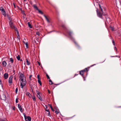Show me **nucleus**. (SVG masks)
<instances>
[{
    "instance_id": "f704fd0d",
    "label": "nucleus",
    "mask_w": 121,
    "mask_h": 121,
    "mask_svg": "<svg viewBox=\"0 0 121 121\" xmlns=\"http://www.w3.org/2000/svg\"><path fill=\"white\" fill-rule=\"evenodd\" d=\"M36 34L37 35H38L39 36V35H40L39 33L38 32H36Z\"/></svg>"
},
{
    "instance_id": "b1692460",
    "label": "nucleus",
    "mask_w": 121,
    "mask_h": 121,
    "mask_svg": "<svg viewBox=\"0 0 121 121\" xmlns=\"http://www.w3.org/2000/svg\"><path fill=\"white\" fill-rule=\"evenodd\" d=\"M28 26L30 28H32V26L30 24V23L29 22H28Z\"/></svg>"
},
{
    "instance_id": "13d9d810",
    "label": "nucleus",
    "mask_w": 121,
    "mask_h": 121,
    "mask_svg": "<svg viewBox=\"0 0 121 121\" xmlns=\"http://www.w3.org/2000/svg\"><path fill=\"white\" fill-rule=\"evenodd\" d=\"M95 65V64H94V65H91V67L92 66H93L94 65Z\"/></svg>"
},
{
    "instance_id": "f257e3e1",
    "label": "nucleus",
    "mask_w": 121,
    "mask_h": 121,
    "mask_svg": "<svg viewBox=\"0 0 121 121\" xmlns=\"http://www.w3.org/2000/svg\"><path fill=\"white\" fill-rule=\"evenodd\" d=\"M25 76H20V80L22 82L21 83V86L22 88H23L24 86L26 85V81L25 79Z\"/></svg>"
},
{
    "instance_id": "052dcab7",
    "label": "nucleus",
    "mask_w": 121,
    "mask_h": 121,
    "mask_svg": "<svg viewBox=\"0 0 121 121\" xmlns=\"http://www.w3.org/2000/svg\"><path fill=\"white\" fill-rule=\"evenodd\" d=\"M118 108H120L121 107V106H119L118 107Z\"/></svg>"
},
{
    "instance_id": "5701e85b",
    "label": "nucleus",
    "mask_w": 121,
    "mask_h": 121,
    "mask_svg": "<svg viewBox=\"0 0 121 121\" xmlns=\"http://www.w3.org/2000/svg\"><path fill=\"white\" fill-rule=\"evenodd\" d=\"M24 43L26 45V48H28V43L27 42H26V43Z\"/></svg>"
},
{
    "instance_id": "bf43d9fd",
    "label": "nucleus",
    "mask_w": 121,
    "mask_h": 121,
    "mask_svg": "<svg viewBox=\"0 0 121 121\" xmlns=\"http://www.w3.org/2000/svg\"><path fill=\"white\" fill-rule=\"evenodd\" d=\"M75 116V115H74L73 116V117H71V118H72L74 116Z\"/></svg>"
},
{
    "instance_id": "c85d7f7f",
    "label": "nucleus",
    "mask_w": 121,
    "mask_h": 121,
    "mask_svg": "<svg viewBox=\"0 0 121 121\" xmlns=\"http://www.w3.org/2000/svg\"><path fill=\"white\" fill-rule=\"evenodd\" d=\"M55 113L57 114H58L59 113V111H57L56 109V110L55 111Z\"/></svg>"
},
{
    "instance_id": "c9c22d12",
    "label": "nucleus",
    "mask_w": 121,
    "mask_h": 121,
    "mask_svg": "<svg viewBox=\"0 0 121 121\" xmlns=\"http://www.w3.org/2000/svg\"><path fill=\"white\" fill-rule=\"evenodd\" d=\"M18 102V99L17 98L16 99V103H17Z\"/></svg>"
},
{
    "instance_id": "4be33fe9",
    "label": "nucleus",
    "mask_w": 121,
    "mask_h": 121,
    "mask_svg": "<svg viewBox=\"0 0 121 121\" xmlns=\"http://www.w3.org/2000/svg\"><path fill=\"white\" fill-rule=\"evenodd\" d=\"M49 84H50L52 85L53 84V82L50 79V80H49Z\"/></svg>"
},
{
    "instance_id": "7ed1b4c3",
    "label": "nucleus",
    "mask_w": 121,
    "mask_h": 121,
    "mask_svg": "<svg viewBox=\"0 0 121 121\" xmlns=\"http://www.w3.org/2000/svg\"><path fill=\"white\" fill-rule=\"evenodd\" d=\"M89 68H86L84 69L81 70L79 72V74L82 76L83 75L84 73H86L89 70Z\"/></svg>"
},
{
    "instance_id": "bb28decb",
    "label": "nucleus",
    "mask_w": 121,
    "mask_h": 121,
    "mask_svg": "<svg viewBox=\"0 0 121 121\" xmlns=\"http://www.w3.org/2000/svg\"><path fill=\"white\" fill-rule=\"evenodd\" d=\"M38 83L40 84V85H41L42 84V83L41 81L40 80H38Z\"/></svg>"
},
{
    "instance_id": "0eeeda50",
    "label": "nucleus",
    "mask_w": 121,
    "mask_h": 121,
    "mask_svg": "<svg viewBox=\"0 0 121 121\" xmlns=\"http://www.w3.org/2000/svg\"><path fill=\"white\" fill-rule=\"evenodd\" d=\"M0 97L1 99L3 100H6V95H5L4 94H3L1 95H0Z\"/></svg>"
},
{
    "instance_id": "20e7f679",
    "label": "nucleus",
    "mask_w": 121,
    "mask_h": 121,
    "mask_svg": "<svg viewBox=\"0 0 121 121\" xmlns=\"http://www.w3.org/2000/svg\"><path fill=\"white\" fill-rule=\"evenodd\" d=\"M33 7H34V8H35V9H36L38 10V11L39 13H40V14H43V13L42 11H41L40 10H39L38 9L37 7L36 6V5H35V4L34 5Z\"/></svg>"
},
{
    "instance_id": "6e6552de",
    "label": "nucleus",
    "mask_w": 121,
    "mask_h": 121,
    "mask_svg": "<svg viewBox=\"0 0 121 121\" xmlns=\"http://www.w3.org/2000/svg\"><path fill=\"white\" fill-rule=\"evenodd\" d=\"M18 107L20 111L22 112L23 111V110L22 108V107L19 104H18Z\"/></svg>"
},
{
    "instance_id": "4c0bfd02",
    "label": "nucleus",
    "mask_w": 121,
    "mask_h": 121,
    "mask_svg": "<svg viewBox=\"0 0 121 121\" xmlns=\"http://www.w3.org/2000/svg\"><path fill=\"white\" fill-rule=\"evenodd\" d=\"M8 76H4V78L5 79H6L8 78Z\"/></svg>"
},
{
    "instance_id": "a18cd8bd",
    "label": "nucleus",
    "mask_w": 121,
    "mask_h": 121,
    "mask_svg": "<svg viewBox=\"0 0 121 121\" xmlns=\"http://www.w3.org/2000/svg\"><path fill=\"white\" fill-rule=\"evenodd\" d=\"M15 30L16 31V32L17 33L18 32V31L17 29Z\"/></svg>"
},
{
    "instance_id": "c756f323",
    "label": "nucleus",
    "mask_w": 121,
    "mask_h": 121,
    "mask_svg": "<svg viewBox=\"0 0 121 121\" xmlns=\"http://www.w3.org/2000/svg\"><path fill=\"white\" fill-rule=\"evenodd\" d=\"M110 27L111 30H114V28L110 26Z\"/></svg>"
},
{
    "instance_id": "2f4dec72",
    "label": "nucleus",
    "mask_w": 121,
    "mask_h": 121,
    "mask_svg": "<svg viewBox=\"0 0 121 121\" xmlns=\"http://www.w3.org/2000/svg\"><path fill=\"white\" fill-rule=\"evenodd\" d=\"M18 91V88L17 87L15 89V92L16 93H17Z\"/></svg>"
},
{
    "instance_id": "79ce46f5",
    "label": "nucleus",
    "mask_w": 121,
    "mask_h": 121,
    "mask_svg": "<svg viewBox=\"0 0 121 121\" xmlns=\"http://www.w3.org/2000/svg\"><path fill=\"white\" fill-rule=\"evenodd\" d=\"M12 108H13V109L14 110H15V107H12Z\"/></svg>"
},
{
    "instance_id": "603ef678",
    "label": "nucleus",
    "mask_w": 121,
    "mask_h": 121,
    "mask_svg": "<svg viewBox=\"0 0 121 121\" xmlns=\"http://www.w3.org/2000/svg\"><path fill=\"white\" fill-rule=\"evenodd\" d=\"M60 84V83H59V84H56L55 85H59Z\"/></svg>"
},
{
    "instance_id": "f3484780",
    "label": "nucleus",
    "mask_w": 121,
    "mask_h": 121,
    "mask_svg": "<svg viewBox=\"0 0 121 121\" xmlns=\"http://www.w3.org/2000/svg\"><path fill=\"white\" fill-rule=\"evenodd\" d=\"M26 95L27 96H29V97H30V96H31V95L30 94V93L28 92H27L26 93Z\"/></svg>"
},
{
    "instance_id": "864d4df0",
    "label": "nucleus",
    "mask_w": 121,
    "mask_h": 121,
    "mask_svg": "<svg viewBox=\"0 0 121 121\" xmlns=\"http://www.w3.org/2000/svg\"><path fill=\"white\" fill-rule=\"evenodd\" d=\"M62 27L64 28H65V26L64 25H63L62 26Z\"/></svg>"
},
{
    "instance_id": "ea45409f",
    "label": "nucleus",
    "mask_w": 121,
    "mask_h": 121,
    "mask_svg": "<svg viewBox=\"0 0 121 121\" xmlns=\"http://www.w3.org/2000/svg\"><path fill=\"white\" fill-rule=\"evenodd\" d=\"M83 78H84V81H85V78H86V76L85 77H84V76H82Z\"/></svg>"
},
{
    "instance_id": "7c9ffc66",
    "label": "nucleus",
    "mask_w": 121,
    "mask_h": 121,
    "mask_svg": "<svg viewBox=\"0 0 121 121\" xmlns=\"http://www.w3.org/2000/svg\"><path fill=\"white\" fill-rule=\"evenodd\" d=\"M36 93L37 94V95H39L40 94L39 92L38 91H36Z\"/></svg>"
},
{
    "instance_id": "f03ea898",
    "label": "nucleus",
    "mask_w": 121,
    "mask_h": 121,
    "mask_svg": "<svg viewBox=\"0 0 121 121\" xmlns=\"http://www.w3.org/2000/svg\"><path fill=\"white\" fill-rule=\"evenodd\" d=\"M99 8L100 9L102 12V13H101L100 12L98 11V9L96 10L97 15V16L99 18H102V15H105V14H104L103 11V9L102 8L100 5L99 4Z\"/></svg>"
},
{
    "instance_id": "37998d69",
    "label": "nucleus",
    "mask_w": 121,
    "mask_h": 121,
    "mask_svg": "<svg viewBox=\"0 0 121 121\" xmlns=\"http://www.w3.org/2000/svg\"><path fill=\"white\" fill-rule=\"evenodd\" d=\"M13 75L15 73V71L14 70L13 71Z\"/></svg>"
},
{
    "instance_id": "5fc2aeb1",
    "label": "nucleus",
    "mask_w": 121,
    "mask_h": 121,
    "mask_svg": "<svg viewBox=\"0 0 121 121\" xmlns=\"http://www.w3.org/2000/svg\"><path fill=\"white\" fill-rule=\"evenodd\" d=\"M17 34L18 35H19V33L18 32L17 33Z\"/></svg>"
},
{
    "instance_id": "a19ab883",
    "label": "nucleus",
    "mask_w": 121,
    "mask_h": 121,
    "mask_svg": "<svg viewBox=\"0 0 121 121\" xmlns=\"http://www.w3.org/2000/svg\"><path fill=\"white\" fill-rule=\"evenodd\" d=\"M45 110L47 109L48 108V106L47 105H45Z\"/></svg>"
},
{
    "instance_id": "ddd939ff",
    "label": "nucleus",
    "mask_w": 121,
    "mask_h": 121,
    "mask_svg": "<svg viewBox=\"0 0 121 121\" xmlns=\"http://www.w3.org/2000/svg\"><path fill=\"white\" fill-rule=\"evenodd\" d=\"M2 64L3 66L5 67L7 65V63L5 61H4L2 63Z\"/></svg>"
},
{
    "instance_id": "9d476101",
    "label": "nucleus",
    "mask_w": 121,
    "mask_h": 121,
    "mask_svg": "<svg viewBox=\"0 0 121 121\" xmlns=\"http://www.w3.org/2000/svg\"><path fill=\"white\" fill-rule=\"evenodd\" d=\"M13 77V76H10V77L9 78L8 82L9 83H11L12 82V80Z\"/></svg>"
},
{
    "instance_id": "c03bdc74",
    "label": "nucleus",
    "mask_w": 121,
    "mask_h": 121,
    "mask_svg": "<svg viewBox=\"0 0 121 121\" xmlns=\"http://www.w3.org/2000/svg\"><path fill=\"white\" fill-rule=\"evenodd\" d=\"M47 78L48 79H49V80H50V78L49 77V76H47Z\"/></svg>"
},
{
    "instance_id": "6e6d98bb",
    "label": "nucleus",
    "mask_w": 121,
    "mask_h": 121,
    "mask_svg": "<svg viewBox=\"0 0 121 121\" xmlns=\"http://www.w3.org/2000/svg\"><path fill=\"white\" fill-rule=\"evenodd\" d=\"M31 90H32V91H33L32 89V88L31 86Z\"/></svg>"
},
{
    "instance_id": "aec40b11",
    "label": "nucleus",
    "mask_w": 121,
    "mask_h": 121,
    "mask_svg": "<svg viewBox=\"0 0 121 121\" xmlns=\"http://www.w3.org/2000/svg\"><path fill=\"white\" fill-rule=\"evenodd\" d=\"M0 10L2 12L4 11V10L3 7H1L0 8Z\"/></svg>"
},
{
    "instance_id": "8fccbe9b",
    "label": "nucleus",
    "mask_w": 121,
    "mask_h": 121,
    "mask_svg": "<svg viewBox=\"0 0 121 121\" xmlns=\"http://www.w3.org/2000/svg\"><path fill=\"white\" fill-rule=\"evenodd\" d=\"M48 93H50V91L49 90H48Z\"/></svg>"
},
{
    "instance_id": "6ab92c4d",
    "label": "nucleus",
    "mask_w": 121,
    "mask_h": 121,
    "mask_svg": "<svg viewBox=\"0 0 121 121\" xmlns=\"http://www.w3.org/2000/svg\"><path fill=\"white\" fill-rule=\"evenodd\" d=\"M32 98L33 101H35L36 100L35 97L34 95L32 96Z\"/></svg>"
},
{
    "instance_id": "de8ad7c7",
    "label": "nucleus",
    "mask_w": 121,
    "mask_h": 121,
    "mask_svg": "<svg viewBox=\"0 0 121 121\" xmlns=\"http://www.w3.org/2000/svg\"><path fill=\"white\" fill-rule=\"evenodd\" d=\"M0 121H5L4 120H0Z\"/></svg>"
},
{
    "instance_id": "e433bc0d",
    "label": "nucleus",
    "mask_w": 121,
    "mask_h": 121,
    "mask_svg": "<svg viewBox=\"0 0 121 121\" xmlns=\"http://www.w3.org/2000/svg\"><path fill=\"white\" fill-rule=\"evenodd\" d=\"M112 43H113V45H115V43L114 41L113 40H112Z\"/></svg>"
},
{
    "instance_id": "a878e982",
    "label": "nucleus",
    "mask_w": 121,
    "mask_h": 121,
    "mask_svg": "<svg viewBox=\"0 0 121 121\" xmlns=\"http://www.w3.org/2000/svg\"><path fill=\"white\" fill-rule=\"evenodd\" d=\"M26 61L27 62V65H30V63L29 62L27 59H26Z\"/></svg>"
},
{
    "instance_id": "412c9836",
    "label": "nucleus",
    "mask_w": 121,
    "mask_h": 121,
    "mask_svg": "<svg viewBox=\"0 0 121 121\" xmlns=\"http://www.w3.org/2000/svg\"><path fill=\"white\" fill-rule=\"evenodd\" d=\"M10 61L11 62V63H12L13 62V58H10Z\"/></svg>"
},
{
    "instance_id": "423d86ee",
    "label": "nucleus",
    "mask_w": 121,
    "mask_h": 121,
    "mask_svg": "<svg viewBox=\"0 0 121 121\" xmlns=\"http://www.w3.org/2000/svg\"><path fill=\"white\" fill-rule=\"evenodd\" d=\"M9 23L10 27L14 29L15 30L17 29V28L15 27L13 25V23L11 21H10V22H9Z\"/></svg>"
},
{
    "instance_id": "393cba45",
    "label": "nucleus",
    "mask_w": 121,
    "mask_h": 121,
    "mask_svg": "<svg viewBox=\"0 0 121 121\" xmlns=\"http://www.w3.org/2000/svg\"><path fill=\"white\" fill-rule=\"evenodd\" d=\"M16 57H17V59L18 60H20V57L19 55H18Z\"/></svg>"
},
{
    "instance_id": "3c124183",
    "label": "nucleus",
    "mask_w": 121,
    "mask_h": 121,
    "mask_svg": "<svg viewBox=\"0 0 121 121\" xmlns=\"http://www.w3.org/2000/svg\"><path fill=\"white\" fill-rule=\"evenodd\" d=\"M114 49L115 50H117V48L116 47H115V48H114Z\"/></svg>"
},
{
    "instance_id": "2eb2a0df",
    "label": "nucleus",
    "mask_w": 121,
    "mask_h": 121,
    "mask_svg": "<svg viewBox=\"0 0 121 121\" xmlns=\"http://www.w3.org/2000/svg\"><path fill=\"white\" fill-rule=\"evenodd\" d=\"M37 96L40 100H41V101H42L43 100L42 99L41 97L39 94V95H37Z\"/></svg>"
},
{
    "instance_id": "680f3d73",
    "label": "nucleus",
    "mask_w": 121,
    "mask_h": 121,
    "mask_svg": "<svg viewBox=\"0 0 121 121\" xmlns=\"http://www.w3.org/2000/svg\"><path fill=\"white\" fill-rule=\"evenodd\" d=\"M77 75H78V74H75V76H76Z\"/></svg>"
},
{
    "instance_id": "39448f33",
    "label": "nucleus",
    "mask_w": 121,
    "mask_h": 121,
    "mask_svg": "<svg viewBox=\"0 0 121 121\" xmlns=\"http://www.w3.org/2000/svg\"><path fill=\"white\" fill-rule=\"evenodd\" d=\"M24 117L26 121H31V118L30 117L24 115Z\"/></svg>"
},
{
    "instance_id": "1a4fd4ad",
    "label": "nucleus",
    "mask_w": 121,
    "mask_h": 121,
    "mask_svg": "<svg viewBox=\"0 0 121 121\" xmlns=\"http://www.w3.org/2000/svg\"><path fill=\"white\" fill-rule=\"evenodd\" d=\"M67 33L69 35V36H70V38H71V39L73 40H74V39H73V38L71 36V35L72 34V32H71V31H68L67 32Z\"/></svg>"
},
{
    "instance_id": "72a5a7b5",
    "label": "nucleus",
    "mask_w": 121,
    "mask_h": 121,
    "mask_svg": "<svg viewBox=\"0 0 121 121\" xmlns=\"http://www.w3.org/2000/svg\"><path fill=\"white\" fill-rule=\"evenodd\" d=\"M40 76H37V78L38 79V80H40Z\"/></svg>"
},
{
    "instance_id": "f8f14e48",
    "label": "nucleus",
    "mask_w": 121,
    "mask_h": 121,
    "mask_svg": "<svg viewBox=\"0 0 121 121\" xmlns=\"http://www.w3.org/2000/svg\"><path fill=\"white\" fill-rule=\"evenodd\" d=\"M43 16L45 18L46 20L47 21V22L48 23H50V20L48 19V18L45 15L43 14Z\"/></svg>"
},
{
    "instance_id": "cd10ccee",
    "label": "nucleus",
    "mask_w": 121,
    "mask_h": 121,
    "mask_svg": "<svg viewBox=\"0 0 121 121\" xmlns=\"http://www.w3.org/2000/svg\"><path fill=\"white\" fill-rule=\"evenodd\" d=\"M74 43H75V44L76 45V46L77 47H79V46L78 44L75 41H74Z\"/></svg>"
},
{
    "instance_id": "a211bd4d",
    "label": "nucleus",
    "mask_w": 121,
    "mask_h": 121,
    "mask_svg": "<svg viewBox=\"0 0 121 121\" xmlns=\"http://www.w3.org/2000/svg\"><path fill=\"white\" fill-rule=\"evenodd\" d=\"M48 105L50 107L51 109L52 110V111L53 112H54V110L53 109L52 105L50 104H49Z\"/></svg>"
},
{
    "instance_id": "4d7b16f0",
    "label": "nucleus",
    "mask_w": 121,
    "mask_h": 121,
    "mask_svg": "<svg viewBox=\"0 0 121 121\" xmlns=\"http://www.w3.org/2000/svg\"><path fill=\"white\" fill-rule=\"evenodd\" d=\"M22 75H23V74H21L20 76H22Z\"/></svg>"
},
{
    "instance_id": "69168bd1",
    "label": "nucleus",
    "mask_w": 121,
    "mask_h": 121,
    "mask_svg": "<svg viewBox=\"0 0 121 121\" xmlns=\"http://www.w3.org/2000/svg\"><path fill=\"white\" fill-rule=\"evenodd\" d=\"M24 0V1H25L26 0Z\"/></svg>"
},
{
    "instance_id": "4468645a",
    "label": "nucleus",
    "mask_w": 121,
    "mask_h": 121,
    "mask_svg": "<svg viewBox=\"0 0 121 121\" xmlns=\"http://www.w3.org/2000/svg\"><path fill=\"white\" fill-rule=\"evenodd\" d=\"M46 111L48 112V116L50 117H51V115L50 114V112L49 110V109H46L45 110Z\"/></svg>"
},
{
    "instance_id": "dca6fc26",
    "label": "nucleus",
    "mask_w": 121,
    "mask_h": 121,
    "mask_svg": "<svg viewBox=\"0 0 121 121\" xmlns=\"http://www.w3.org/2000/svg\"><path fill=\"white\" fill-rule=\"evenodd\" d=\"M2 14L5 17L6 16V13L5 11H4L2 12Z\"/></svg>"
},
{
    "instance_id": "e2e57ef3",
    "label": "nucleus",
    "mask_w": 121,
    "mask_h": 121,
    "mask_svg": "<svg viewBox=\"0 0 121 121\" xmlns=\"http://www.w3.org/2000/svg\"><path fill=\"white\" fill-rule=\"evenodd\" d=\"M21 60V61H22V60Z\"/></svg>"
},
{
    "instance_id": "49530a36",
    "label": "nucleus",
    "mask_w": 121,
    "mask_h": 121,
    "mask_svg": "<svg viewBox=\"0 0 121 121\" xmlns=\"http://www.w3.org/2000/svg\"><path fill=\"white\" fill-rule=\"evenodd\" d=\"M38 64L39 65V66H40V63L38 61Z\"/></svg>"
},
{
    "instance_id": "0e129e2a",
    "label": "nucleus",
    "mask_w": 121,
    "mask_h": 121,
    "mask_svg": "<svg viewBox=\"0 0 121 121\" xmlns=\"http://www.w3.org/2000/svg\"><path fill=\"white\" fill-rule=\"evenodd\" d=\"M46 76H48L47 74H46Z\"/></svg>"
},
{
    "instance_id": "58836bf2",
    "label": "nucleus",
    "mask_w": 121,
    "mask_h": 121,
    "mask_svg": "<svg viewBox=\"0 0 121 121\" xmlns=\"http://www.w3.org/2000/svg\"><path fill=\"white\" fill-rule=\"evenodd\" d=\"M8 73H5L4 74V76H8Z\"/></svg>"
},
{
    "instance_id": "09e8293b",
    "label": "nucleus",
    "mask_w": 121,
    "mask_h": 121,
    "mask_svg": "<svg viewBox=\"0 0 121 121\" xmlns=\"http://www.w3.org/2000/svg\"><path fill=\"white\" fill-rule=\"evenodd\" d=\"M32 76H29V79H30L31 77H32Z\"/></svg>"
},
{
    "instance_id": "9b49d317",
    "label": "nucleus",
    "mask_w": 121,
    "mask_h": 121,
    "mask_svg": "<svg viewBox=\"0 0 121 121\" xmlns=\"http://www.w3.org/2000/svg\"><path fill=\"white\" fill-rule=\"evenodd\" d=\"M43 16L45 18L46 20L47 21V22L48 23H50V20L48 19V18L45 15L43 14Z\"/></svg>"
},
{
    "instance_id": "473e14b6",
    "label": "nucleus",
    "mask_w": 121,
    "mask_h": 121,
    "mask_svg": "<svg viewBox=\"0 0 121 121\" xmlns=\"http://www.w3.org/2000/svg\"><path fill=\"white\" fill-rule=\"evenodd\" d=\"M2 69L3 68L2 66L0 65V71L2 70Z\"/></svg>"
}]
</instances>
